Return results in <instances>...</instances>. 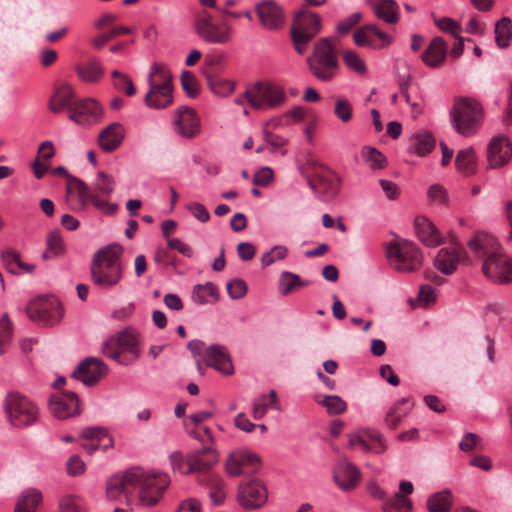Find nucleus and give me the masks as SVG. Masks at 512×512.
Wrapping results in <instances>:
<instances>
[{
  "instance_id": "obj_28",
  "label": "nucleus",
  "mask_w": 512,
  "mask_h": 512,
  "mask_svg": "<svg viewBox=\"0 0 512 512\" xmlns=\"http://www.w3.org/2000/svg\"><path fill=\"white\" fill-rule=\"evenodd\" d=\"M321 29V19L319 15L307 10H300L295 14L294 24L291 30L300 34H313V38Z\"/></svg>"
},
{
  "instance_id": "obj_41",
  "label": "nucleus",
  "mask_w": 512,
  "mask_h": 512,
  "mask_svg": "<svg viewBox=\"0 0 512 512\" xmlns=\"http://www.w3.org/2000/svg\"><path fill=\"white\" fill-rule=\"evenodd\" d=\"M495 41L498 47L506 48L512 39V21L509 17H502L495 24Z\"/></svg>"
},
{
  "instance_id": "obj_9",
  "label": "nucleus",
  "mask_w": 512,
  "mask_h": 512,
  "mask_svg": "<svg viewBox=\"0 0 512 512\" xmlns=\"http://www.w3.org/2000/svg\"><path fill=\"white\" fill-rule=\"evenodd\" d=\"M4 410L9 422L15 427L32 425L38 416L37 406L26 396L16 392L6 395Z\"/></svg>"
},
{
  "instance_id": "obj_19",
  "label": "nucleus",
  "mask_w": 512,
  "mask_h": 512,
  "mask_svg": "<svg viewBox=\"0 0 512 512\" xmlns=\"http://www.w3.org/2000/svg\"><path fill=\"white\" fill-rule=\"evenodd\" d=\"M149 89L144 97V104L149 109L163 110L173 104L174 87H164L156 84V81H149Z\"/></svg>"
},
{
  "instance_id": "obj_59",
  "label": "nucleus",
  "mask_w": 512,
  "mask_h": 512,
  "mask_svg": "<svg viewBox=\"0 0 512 512\" xmlns=\"http://www.w3.org/2000/svg\"><path fill=\"white\" fill-rule=\"evenodd\" d=\"M131 33L130 28L126 26L115 27L111 29L108 33L102 34L96 37L92 44L95 48L101 49L110 39L120 35V34H129Z\"/></svg>"
},
{
  "instance_id": "obj_62",
  "label": "nucleus",
  "mask_w": 512,
  "mask_h": 512,
  "mask_svg": "<svg viewBox=\"0 0 512 512\" xmlns=\"http://www.w3.org/2000/svg\"><path fill=\"white\" fill-rule=\"evenodd\" d=\"M428 198L436 204H446L448 201V195L446 189L439 184H433L428 188Z\"/></svg>"
},
{
  "instance_id": "obj_32",
  "label": "nucleus",
  "mask_w": 512,
  "mask_h": 512,
  "mask_svg": "<svg viewBox=\"0 0 512 512\" xmlns=\"http://www.w3.org/2000/svg\"><path fill=\"white\" fill-rule=\"evenodd\" d=\"M42 492L34 487L24 489L18 496L14 512H36L42 503Z\"/></svg>"
},
{
  "instance_id": "obj_51",
  "label": "nucleus",
  "mask_w": 512,
  "mask_h": 512,
  "mask_svg": "<svg viewBox=\"0 0 512 512\" xmlns=\"http://www.w3.org/2000/svg\"><path fill=\"white\" fill-rule=\"evenodd\" d=\"M113 86L119 91H123L128 96H133L136 93V88L132 79L125 73L118 70L112 72Z\"/></svg>"
},
{
  "instance_id": "obj_24",
  "label": "nucleus",
  "mask_w": 512,
  "mask_h": 512,
  "mask_svg": "<svg viewBox=\"0 0 512 512\" xmlns=\"http://www.w3.org/2000/svg\"><path fill=\"white\" fill-rule=\"evenodd\" d=\"M204 362L219 372L230 375L233 373V365L224 346L210 345L204 353Z\"/></svg>"
},
{
  "instance_id": "obj_39",
  "label": "nucleus",
  "mask_w": 512,
  "mask_h": 512,
  "mask_svg": "<svg viewBox=\"0 0 512 512\" xmlns=\"http://www.w3.org/2000/svg\"><path fill=\"white\" fill-rule=\"evenodd\" d=\"M149 81H156V84L159 86L174 87L172 73L163 63L154 62L151 64L147 76V83H149Z\"/></svg>"
},
{
  "instance_id": "obj_21",
  "label": "nucleus",
  "mask_w": 512,
  "mask_h": 512,
  "mask_svg": "<svg viewBox=\"0 0 512 512\" xmlns=\"http://www.w3.org/2000/svg\"><path fill=\"white\" fill-rule=\"evenodd\" d=\"M76 94L73 87L68 83L57 86L48 101V108L52 113L59 114L65 110L70 113L76 103Z\"/></svg>"
},
{
  "instance_id": "obj_8",
  "label": "nucleus",
  "mask_w": 512,
  "mask_h": 512,
  "mask_svg": "<svg viewBox=\"0 0 512 512\" xmlns=\"http://www.w3.org/2000/svg\"><path fill=\"white\" fill-rule=\"evenodd\" d=\"M244 97L254 109H272L287 101L284 89L272 82H257L246 89Z\"/></svg>"
},
{
  "instance_id": "obj_18",
  "label": "nucleus",
  "mask_w": 512,
  "mask_h": 512,
  "mask_svg": "<svg viewBox=\"0 0 512 512\" xmlns=\"http://www.w3.org/2000/svg\"><path fill=\"white\" fill-rule=\"evenodd\" d=\"M467 259V254L462 246L441 248L434 258V266L443 274L450 275L458 267L461 261Z\"/></svg>"
},
{
  "instance_id": "obj_53",
  "label": "nucleus",
  "mask_w": 512,
  "mask_h": 512,
  "mask_svg": "<svg viewBox=\"0 0 512 512\" xmlns=\"http://www.w3.org/2000/svg\"><path fill=\"white\" fill-rule=\"evenodd\" d=\"M181 86L184 92L190 98H195L199 94L198 82L195 75L190 71H183L180 77Z\"/></svg>"
},
{
  "instance_id": "obj_52",
  "label": "nucleus",
  "mask_w": 512,
  "mask_h": 512,
  "mask_svg": "<svg viewBox=\"0 0 512 512\" xmlns=\"http://www.w3.org/2000/svg\"><path fill=\"white\" fill-rule=\"evenodd\" d=\"M326 407L327 412L331 415H339L346 411V402L338 395H328L320 402Z\"/></svg>"
},
{
  "instance_id": "obj_2",
  "label": "nucleus",
  "mask_w": 512,
  "mask_h": 512,
  "mask_svg": "<svg viewBox=\"0 0 512 512\" xmlns=\"http://www.w3.org/2000/svg\"><path fill=\"white\" fill-rule=\"evenodd\" d=\"M122 254L123 248L117 243L108 244L94 253L90 275L95 286L108 290L120 282L123 276Z\"/></svg>"
},
{
  "instance_id": "obj_10",
  "label": "nucleus",
  "mask_w": 512,
  "mask_h": 512,
  "mask_svg": "<svg viewBox=\"0 0 512 512\" xmlns=\"http://www.w3.org/2000/svg\"><path fill=\"white\" fill-rule=\"evenodd\" d=\"M26 313L30 320L42 326H54L64 315L61 302L54 297H39L28 303Z\"/></svg>"
},
{
  "instance_id": "obj_54",
  "label": "nucleus",
  "mask_w": 512,
  "mask_h": 512,
  "mask_svg": "<svg viewBox=\"0 0 512 512\" xmlns=\"http://www.w3.org/2000/svg\"><path fill=\"white\" fill-rule=\"evenodd\" d=\"M335 116L346 123L352 119V105L346 98H337L334 107Z\"/></svg>"
},
{
  "instance_id": "obj_16",
  "label": "nucleus",
  "mask_w": 512,
  "mask_h": 512,
  "mask_svg": "<svg viewBox=\"0 0 512 512\" xmlns=\"http://www.w3.org/2000/svg\"><path fill=\"white\" fill-rule=\"evenodd\" d=\"M108 372L107 365L96 357H88L81 361L72 373V377L86 386L96 384Z\"/></svg>"
},
{
  "instance_id": "obj_43",
  "label": "nucleus",
  "mask_w": 512,
  "mask_h": 512,
  "mask_svg": "<svg viewBox=\"0 0 512 512\" xmlns=\"http://www.w3.org/2000/svg\"><path fill=\"white\" fill-rule=\"evenodd\" d=\"M207 84L210 90L218 96L226 97L235 89V83L217 76L207 75Z\"/></svg>"
},
{
  "instance_id": "obj_48",
  "label": "nucleus",
  "mask_w": 512,
  "mask_h": 512,
  "mask_svg": "<svg viewBox=\"0 0 512 512\" xmlns=\"http://www.w3.org/2000/svg\"><path fill=\"white\" fill-rule=\"evenodd\" d=\"M343 61L345 65L350 69L351 71L364 75L367 72V67L363 59L359 56L358 53H356L353 50H345L342 54Z\"/></svg>"
},
{
  "instance_id": "obj_60",
  "label": "nucleus",
  "mask_w": 512,
  "mask_h": 512,
  "mask_svg": "<svg viewBox=\"0 0 512 512\" xmlns=\"http://www.w3.org/2000/svg\"><path fill=\"white\" fill-rule=\"evenodd\" d=\"M434 23L441 31L448 32L453 36H458V34L462 31L460 24L448 17L435 19Z\"/></svg>"
},
{
  "instance_id": "obj_46",
  "label": "nucleus",
  "mask_w": 512,
  "mask_h": 512,
  "mask_svg": "<svg viewBox=\"0 0 512 512\" xmlns=\"http://www.w3.org/2000/svg\"><path fill=\"white\" fill-rule=\"evenodd\" d=\"M121 474H115L110 477L106 484V495L111 500L120 499L122 496H127L128 493L123 482Z\"/></svg>"
},
{
  "instance_id": "obj_26",
  "label": "nucleus",
  "mask_w": 512,
  "mask_h": 512,
  "mask_svg": "<svg viewBox=\"0 0 512 512\" xmlns=\"http://www.w3.org/2000/svg\"><path fill=\"white\" fill-rule=\"evenodd\" d=\"M125 129L119 122H113L105 127L98 135V144L104 152L115 151L123 142Z\"/></svg>"
},
{
  "instance_id": "obj_15",
  "label": "nucleus",
  "mask_w": 512,
  "mask_h": 512,
  "mask_svg": "<svg viewBox=\"0 0 512 512\" xmlns=\"http://www.w3.org/2000/svg\"><path fill=\"white\" fill-rule=\"evenodd\" d=\"M173 128L183 138H194L200 132V120L196 111L188 106L179 107L174 113Z\"/></svg>"
},
{
  "instance_id": "obj_33",
  "label": "nucleus",
  "mask_w": 512,
  "mask_h": 512,
  "mask_svg": "<svg viewBox=\"0 0 512 512\" xmlns=\"http://www.w3.org/2000/svg\"><path fill=\"white\" fill-rule=\"evenodd\" d=\"M74 69L78 77L87 83L98 82L103 76V67L96 58L77 64Z\"/></svg>"
},
{
  "instance_id": "obj_42",
  "label": "nucleus",
  "mask_w": 512,
  "mask_h": 512,
  "mask_svg": "<svg viewBox=\"0 0 512 512\" xmlns=\"http://www.w3.org/2000/svg\"><path fill=\"white\" fill-rule=\"evenodd\" d=\"M320 170L326 173H332V170L324 163L320 162L319 159L311 151H307L304 155V162L299 165L300 174H311L313 176L314 172Z\"/></svg>"
},
{
  "instance_id": "obj_34",
  "label": "nucleus",
  "mask_w": 512,
  "mask_h": 512,
  "mask_svg": "<svg viewBox=\"0 0 512 512\" xmlns=\"http://www.w3.org/2000/svg\"><path fill=\"white\" fill-rule=\"evenodd\" d=\"M412 407L408 398H402L387 411L384 421L391 430L396 429Z\"/></svg>"
},
{
  "instance_id": "obj_3",
  "label": "nucleus",
  "mask_w": 512,
  "mask_h": 512,
  "mask_svg": "<svg viewBox=\"0 0 512 512\" xmlns=\"http://www.w3.org/2000/svg\"><path fill=\"white\" fill-rule=\"evenodd\" d=\"M120 474L128 495L138 489L139 501L147 507L157 504L170 484L168 475L161 472L146 474L140 468H132Z\"/></svg>"
},
{
  "instance_id": "obj_38",
  "label": "nucleus",
  "mask_w": 512,
  "mask_h": 512,
  "mask_svg": "<svg viewBox=\"0 0 512 512\" xmlns=\"http://www.w3.org/2000/svg\"><path fill=\"white\" fill-rule=\"evenodd\" d=\"M453 503V496L449 490H443L430 495L427 499L429 512H449Z\"/></svg>"
},
{
  "instance_id": "obj_49",
  "label": "nucleus",
  "mask_w": 512,
  "mask_h": 512,
  "mask_svg": "<svg viewBox=\"0 0 512 512\" xmlns=\"http://www.w3.org/2000/svg\"><path fill=\"white\" fill-rule=\"evenodd\" d=\"M362 157L370 163V168L373 170L382 169L387 164L384 154L374 147L365 146L362 149Z\"/></svg>"
},
{
  "instance_id": "obj_7",
  "label": "nucleus",
  "mask_w": 512,
  "mask_h": 512,
  "mask_svg": "<svg viewBox=\"0 0 512 512\" xmlns=\"http://www.w3.org/2000/svg\"><path fill=\"white\" fill-rule=\"evenodd\" d=\"M390 265L399 272H412L422 266L423 256L419 247L410 241L392 242L387 247Z\"/></svg>"
},
{
  "instance_id": "obj_27",
  "label": "nucleus",
  "mask_w": 512,
  "mask_h": 512,
  "mask_svg": "<svg viewBox=\"0 0 512 512\" xmlns=\"http://www.w3.org/2000/svg\"><path fill=\"white\" fill-rule=\"evenodd\" d=\"M447 44L442 37H434L421 55V60L430 68H439L445 61Z\"/></svg>"
},
{
  "instance_id": "obj_40",
  "label": "nucleus",
  "mask_w": 512,
  "mask_h": 512,
  "mask_svg": "<svg viewBox=\"0 0 512 512\" xmlns=\"http://www.w3.org/2000/svg\"><path fill=\"white\" fill-rule=\"evenodd\" d=\"M309 285V281H303L299 275L283 271L279 277V292L281 295L286 296L295 291L297 288L305 287Z\"/></svg>"
},
{
  "instance_id": "obj_20",
  "label": "nucleus",
  "mask_w": 512,
  "mask_h": 512,
  "mask_svg": "<svg viewBox=\"0 0 512 512\" xmlns=\"http://www.w3.org/2000/svg\"><path fill=\"white\" fill-rule=\"evenodd\" d=\"M511 157L512 146L507 137L497 136L490 141L487 151V158L490 167H502L509 162Z\"/></svg>"
},
{
  "instance_id": "obj_29",
  "label": "nucleus",
  "mask_w": 512,
  "mask_h": 512,
  "mask_svg": "<svg viewBox=\"0 0 512 512\" xmlns=\"http://www.w3.org/2000/svg\"><path fill=\"white\" fill-rule=\"evenodd\" d=\"M415 229L419 240L426 246L435 247L442 243V237L436 227L428 219L417 217Z\"/></svg>"
},
{
  "instance_id": "obj_25",
  "label": "nucleus",
  "mask_w": 512,
  "mask_h": 512,
  "mask_svg": "<svg viewBox=\"0 0 512 512\" xmlns=\"http://www.w3.org/2000/svg\"><path fill=\"white\" fill-rule=\"evenodd\" d=\"M219 459L218 452L210 447L197 450L187 456L188 472H204L214 466Z\"/></svg>"
},
{
  "instance_id": "obj_64",
  "label": "nucleus",
  "mask_w": 512,
  "mask_h": 512,
  "mask_svg": "<svg viewBox=\"0 0 512 512\" xmlns=\"http://www.w3.org/2000/svg\"><path fill=\"white\" fill-rule=\"evenodd\" d=\"M274 179V172L270 167H263L258 170L254 177L253 183L257 186H268Z\"/></svg>"
},
{
  "instance_id": "obj_47",
  "label": "nucleus",
  "mask_w": 512,
  "mask_h": 512,
  "mask_svg": "<svg viewBox=\"0 0 512 512\" xmlns=\"http://www.w3.org/2000/svg\"><path fill=\"white\" fill-rule=\"evenodd\" d=\"M115 188V181L112 176L105 172H98L97 179L94 185V193L104 197H110Z\"/></svg>"
},
{
  "instance_id": "obj_50",
  "label": "nucleus",
  "mask_w": 512,
  "mask_h": 512,
  "mask_svg": "<svg viewBox=\"0 0 512 512\" xmlns=\"http://www.w3.org/2000/svg\"><path fill=\"white\" fill-rule=\"evenodd\" d=\"M46 246L54 257H59L65 253L66 247L59 229H54L48 233Z\"/></svg>"
},
{
  "instance_id": "obj_5",
  "label": "nucleus",
  "mask_w": 512,
  "mask_h": 512,
  "mask_svg": "<svg viewBox=\"0 0 512 512\" xmlns=\"http://www.w3.org/2000/svg\"><path fill=\"white\" fill-rule=\"evenodd\" d=\"M306 61L310 73L322 82L332 81L340 68L337 50L328 37H323L314 44L313 51Z\"/></svg>"
},
{
  "instance_id": "obj_30",
  "label": "nucleus",
  "mask_w": 512,
  "mask_h": 512,
  "mask_svg": "<svg viewBox=\"0 0 512 512\" xmlns=\"http://www.w3.org/2000/svg\"><path fill=\"white\" fill-rule=\"evenodd\" d=\"M201 483L208 489L209 498L213 505L224 503L227 495V486L219 475L207 474L201 479Z\"/></svg>"
},
{
  "instance_id": "obj_58",
  "label": "nucleus",
  "mask_w": 512,
  "mask_h": 512,
  "mask_svg": "<svg viewBox=\"0 0 512 512\" xmlns=\"http://www.w3.org/2000/svg\"><path fill=\"white\" fill-rule=\"evenodd\" d=\"M247 291L246 282L241 278H234L227 283V293L232 299L243 298Z\"/></svg>"
},
{
  "instance_id": "obj_12",
  "label": "nucleus",
  "mask_w": 512,
  "mask_h": 512,
  "mask_svg": "<svg viewBox=\"0 0 512 512\" xmlns=\"http://www.w3.org/2000/svg\"><path fill=\"white\" fill-rule=\"evenodd\" d=\"M66 190L69 194L77 195L81 209H84L89 203H92L105 215H114L118 210L116 203H108L106 200L99 198L98 194L90 191L88 185L77 177H71L69 179Z\"/></svg>"
},
{
  "instance_id": "obj_31",
  "label": "nucleus",
  "mask_w": 512,
  "mask_h": 512,
  "mask_svg": "<svg viewBox=\"0 0 512 512\" xmlns=\"http://www.w3.org/2000/svg\"><path fill=\"white\" fill-rule=\"evenodd\" d=\"M435 138L427 131L412 134L409 138L408 152L424 157L435 148Z\"/></svg>"
},
{
  "instance_id": "obj_63",
  "label": "nucleus",
  "mask_w": 512,
  "mask_h": 512,
  "mask_svg": "<svg viewBox=\"0 0 512 512\" xmlns=\"http://www.w3.org/2000/svg\"><path fill=\"white\" fill-rule=\"evenodd\" d=\"M243 464L237 452L231 453L226 461V472L233 477L239 476L243 473Z\"/></svg>"
},
{
  "instance_id": "obj_14",
  "label": "nucleus",
  "mask_w": 512,
  "mask_h": 512,
  "mask_svg": "<svg viewBox=\"0 0 512 512\" xmlns=\"http://www.w3.org/2000/svg\"><path fill=\"white\" fill-rule=\"evenodd\" d=\"M68 118L78 125L91 126L103 118L101 105L93 98L76 101Z\"/></svg>"
},
{
  "instance_id": "obj_35",
  "label": "nucleus",
  "mask_w": 512,
  "mask_h": 512,
  "mask_svg": "<svg viewBox=\"0 0 512 512\" xmlns=\"http://www.w3.org/2000/svg\"><path fill=\"white\" fill-rule=\"evenodd\" d=\"M457 170L464 176H471L476 173L477 159L472 147L464 148L458 151L455 159Z\"/></svg>"
},
{
  "instance_id": "obj_23",
  "label": "nucleus",
  "mask_w": 512,
  "mask_h": 512,
  "mask_svg": "<svg viewBox=\"0 0 512 512\" xmlns=\"http://www.w3.org/2000/svg\"><path fill=\"white\" fill-rule=\"evenodd\" d=\"M256 12L261 24L269 30H276L283 24V11L272 0H265L259 3L256 6Z\"/></svg>"
},
{
  "instance_id": "obj_4",
  "label": "nucleus",
  "mask_w": 512,
  "mask_h": 512,
  "mask_svg": "<svg viewBox=\"0 0 512 512\" xmlns=\"http://www.w3.org/2000/svg\"><path fill=\"white\" fill-rule=\"evenodd\" d=\"M101 351L120 365H130L141 355L140 334L136 329L127 327L108 338Z\"/></svg>"
},
{
  "instance_id": "obj_56",
  "label": "nucleus",
  "mask_w": 512,
  "mask_h": 512,
  "mask_svg": "<svg viewBox=\"0 0 512 512\" xmlns=\"http://www.w3.org/2000/svg\"><path fill=\"white\" fill-rule=\"evenodd\" d=\"M386 507H391L397 512H411L413 504L410 498L401 494V492H397L393 499L385 503Z\"/></svg>"
},
{
  "instance_id": "obj_61",
  "label": "nucleus",
  "mask_w": 512,
  "mask_h": 512,
  "mask_svg": "<svg viewBox=\"0 0 512 512\" xmlns=\"http://www.w3.org/2000/svg\"><path fill=\"white\" fill-rule=\"evenodd\" d=\"M108 436V430L105 427L91 426L81 431V437L90 441L100 442Z\"/></svg>"
},
{
  "instance_id": "obj_36",
  "label": "nucleus",
  "mask_w": 512,
  "mask_h": 512,
  "mask_svg": "<svg viewBox=\"0 0 512 512\" xmlns=\"http://www.w3.org/2000/svg\"><path fill=\"white\" fill-rule=\"evenodd\" d=\"M218 299V288L212 282H206L205 284H196L193 287L192 300L199 305L215 303L218 301Z\"/></svg>"
},
{
  "instance_id": "obj_13",
  "label": "nucleus",
  "mask_w": 512,
  "mask_h": 512,
  "mask_svg": "<svg viewBox=\"0 0 512 512\" xmlns=\"http://www.w3.org/2000/svg\"><path fill=\"white\" fill-rule=\"evenodd\" d=\"M268 500V491L265 484L259 479H252L240 483L237 492V501L246 510L261 508Z\"/></svg>"
},
{
  "instance_id": "obj_6",
  "label": "nucleus",
  "mask_w": 512,
  "mask_h": 512,
  "mask_svg": "<svg viewBox=\"0 0 512 512\" xmlns=\"http://www.w3.org/2000/svg\"><path fill=\"white\" fill-rule=\"evenodd\" d=\"M484 120V109L480 102L470 97L455 100L450 111V121L457 133L464 137L474 135Z\"/></svg>"
},
{
  "instance_id": "obj_17",
  "label": "nucleus",
  "mask_w": 512,
  "mask_h": 512,
  "mask_svg": "<svg viewBox=\"0 0 512 512\" xmlns=\"http://www.w3.org/2000/svg\"><path fill=\"white\" fill-rule=\"evenodd\" d=\"M51 413L59 420H65L80 413L78 396L74 392L55 394L49 400Z\"/></svg>"
},
{
  "instance_id": "obj_22",
  "label": "nucleus",
  "mask_w": 512,
  "mask_h": 512,
  "mask_svg": "<svg viewBox=\"0 0 512 512\" xmlns=\"http://www.w3.org/2000/svg\"><path fill=\"white\" fill-rule=\"evenodd\" d=\"M361 474L358 468L347 460H341L333 470V479L342 490L349 491L356 487Z\"/></svg>"
},
{
  "instance_id": "obj_11",
  "label": "nucleus",
  "mask_w": 512,
  "mask_h": 512,
  "mask_svg": "<svg viewBox=\"0 0 512 512\" xmlns=\"http://www.w3.org/2000/svg\"><path fill=\"white\" fill-rule=\"evenodd\" d=\"M196 34L206 43L225 44L231 39V27L217 25L212 22V16L206 11L199 13L194 20Z\"/></svg>"
},
{
  "instance_id": "obj_55",
  "label": "nucleus",
  "mask_w": 512,
  "mask_h": 512,
  "mask_svg": "<svg viewBox=\"0 0 512 512\" xmlns=\"http://www.w3.org/2000/svg\"><path fill=\"white\" fill-rule=\"evenodd\" d=\"M0 257L5 268L10 273L16 274V268H18L21 261L20 253L13 249H6L1 252Z\"/></svg>"
},
{
  "instance_id": "obj_44",
  "label": "nucleus",
  "mask_w": 512,
  "mask_h": 512,
  "mask_svg": "<svg viewBox=\"0 0 512 512\" xmlns=\"http://www.w3.org/2000/svg\"><path fill=\"white\" fill-rule=\"evenodd\" d=\"M262 136L265 144L270 148L272 153L280 152L282 156L286 155L287 150L284 147L288 143V139L263 128Z\"/></svg>"
},
{
  "instance_id": "obj_45",
  "label": "nucleus",
  "mask_w": 512,
  "mask_h": 512,
  "mask_svg": "<svg viewBox=\"0 0 512 512\" xmlns=\"http://www.w3.org/2000/svg\"><path fill=\"white\" fill-rule=\"evenodd\" d=\"M372 32L370 30V24H366L358 28L353 33V40L359 47H369L372 49H382V45L372 38Z\"/></svg>"
},
{
  "instance_id": "obj_1",
  "label": "nucleus",
  "mask_w": 512,
  "mask_h": 512,
  "mask_svg": "<svg viewBox=\"0 0 512 512\" xmlns=\"http://www.w3.org/2000/svg\"><path fill=\"white\" fill-rule=\"evenodd\" d=\"M467 246L478 256H487L482 265V271L489 280L497 284L512 281V259L495 251L497 241L493 236L478 233L467 242Z\"/></svg>"
},
{
  "instance_id": "obj_57",
  "label": "nucleus",
  "mask_w": 512,
  "mask_h": 512,
  "mask_svg": "<svg viewBox=\"0 0 512 512\" xmlns=\"http://www.w3.org/2000/svg\"><path fill=\"white\" fill-rule=\"evenodd\" d=\"M335 176V173H326L322 170L314 172L313 178L318 182L319 185L324 187V193L327 194H335L337 192V187L332 179Z\"/></svg>"
},
{
  "instance_id": "obj_37",
  "label": "nucleus",
  "mask_w": 512,
  "mask_h": 512,
  "mask_svg": "<svg viewBox=\"0 0 512 512\" xmlns=\"http://www.w3.org/2000/svg\"><path fill=\"white\" fill-rule=\"evenodd\" d=\"M375 15L388 24H396L399 21V7L394 0H384L373 6Z\"/></svg>"
}]
</instances>
